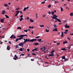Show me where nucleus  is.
Here are the masks:
<instances>
[{
	"label": "nucleus",
	"instance_id": "obj_1",
	"mask_svg": "<svg viewBox=\"0 0 73 73\" xmlns=\"http://www.w3.org/2000/svg\"><path fill=\"white\" fill-rule=\"evenodd\" d=\"M27 42V41H26V40H25L23 42H21L19 44H18V45L19 46H22V47H23V45H24V44H25Z\"/></svg>",
	"mask_w": 73,
	"mask_h": 73
},
{
	"label": "nucleus",
	"instance_id": "obj_2",
	"mask_svg": "<svg viewBox=\"0 0 73 73\" xmlns=\"http://www.w3.org/2000/svg\"><path fill=\"white\" fill-rule=\"evenodd\" d=\"M51 17H52L53 19H57V16L56 15H54L53 16H51Z\"/></svg>",
	"mask_w": 73,
	"mask_h": 73
},
{
	"label": "nucleus",
	"instance_id": "obj_3",
	"mask_svg": "<svg viewBox=\"0 0 73 73\" xmlns=\"http://www.w3.org/2000/svg\"><path fill=\"white\" fill-rule=\"evenodd\" d=\"M27 42H33V39H31V40H29V39H26V40Z\"/></svg>",
	"mask_w": 73,
	"mask_h": 73
},
{
	"label": "nucleus",
	"instance_id": "obj_4",
	"mask_svg": "<svg viewBox=\"0 0 73 73\" xmlns=\"http://www.w3.org/2000/svg\"><path fill=\"white\" fill-rule=\"evenodd\" d=\"M55 20H57V21H58L59 23H61V20L58 18H56Z\"/></svg>",
	"mask_w": 73,
	"mask_h": 73
},
{
	"label": "nucleus",
	"instance_id": "obj_5",
	"mask_svg": "<svg viewBox=\"0 0 73 73\" xmlns=\"http://www.w3.org/2000/svg\"><path fill=\"white\" fill-rule=\"evenodd\" d=\"M55 20H57V21H58L59 23H61V20L58 18H56Z\"/></svg>",
	"mask_w": 73,
	"mask_h": 73
},
{
	"label": "nucleus",
	"instance_id": "obj_6",
	"mask_svg": "<svg viewBox=\"0 0 73 73\" xmlns=\"http://www.w3.org/2000/svg\"><path fill=\"white\" fill-rule=\"evenodd\" d=\"M7 49L8 50H9L11 49V48L10 47V46H7Z\"/></svg>",
	"mask_w": 73,
	"mask_h": 73
},
{
	"label": "nucleus",
	"instance_id": "obj_7",
	"mask_svg": "<svg viewBox=\"0 0 73 73\" xmlns=\"http://www.w3.org/2000/svg\"><path fill=\"white\" fill-rule=\"evenodd\" d=\"M65 28H68L70 27L69 25H68L67 24L65 25Z\"/></svg>",
	"mask_w": 73,
	"mask_h": 73
},
{
	"label": "nucleus",
	"instance_id": "obj_8",
	"mask_svg": "<svg viewBox=\"0 0 73 73\" xmlns=\"http://www.w3.org/2000/svg\"><path fill=\"white\" fill-rule=\"evenodd\" d=\"M5 10H3L2 11L1 14L2 15H4V14H5Z\"/></svg>",
	"mask_w": 73,
	"mask_h": 73
},
{
	"label": "nucleus",
	"instance_id": "obj_9",
	"mask_svg": "<svg viewBox=\"0 0 73 73\" xmlns=\"http://www.w3.org/2000/svg\"><path fill=\"white\" fill-rule=\"evenodd\" d=\"M34 45H39V43L37 42H36V43H35Z\"/></svg>",
	"mask_w": 73,
	"mask_h": 73
},
{
	"label": "nucleus",
	"instance_id": "obj_10",
	"mask_svg": "<svg viewBox=\"0 0 73 73\" xmlns=\"http://www.w3.org/2000/svg\"><path fill=\"white\" fill-rule=\"evenodd\" d=\"M37 48H35L34 49L32 50L33 52H34V51H37Z\"/></svg>",
	"mask_w": 73,
	"mask_h": 73
},
{
	"label": "nucleus",
	"instance_id": "obj_11",
	"mask_svg": "<svg viewBox=\"0 0 73 73\" xmlns=\"http://www.w3.org/2000/svg\"><path fill=\"white\" fill-rule=\"evenodd\" d=\"M61 37H64V33L63 32H62Z\"/></svg>",
	"mask_w": 73,
	"mask_h": 73
},
{
	"label": "nucleus",
	"instance_id": "obj_12",
	"mask_svg": "<svg viewBox=\"0 0 73 73\" xmlns=\"http://www.w3.org/2000/svg\"><path fill=\"white\" fill-rule=\"evenodd\" d=\"M57 28H56L55 29H54V30H53V31H57Z\"/></svg>",
	"mask_w": 73,
	"mask_h": 73
},
{
	"label": "nucleus",
	"instance_id": "obj_13",
	"mask_svg": "<svg viewBox=\"0 0 73 73\" xmlns=\"http://www.w3.org/2000/svg\"><path fill=\"white\" fill-rule=\"evenodd\" d=\"M63 44H67V43H68V42L65 41V42H63Z\"/></svg>",
	"mask_w": 73,
	"mask_h": 73
},
{
	"label": "nucleus",
	"instance_id": "obj_14",
	"mask_svg": "<svg viewBox=\"0 0 73 73\" xmlns=\"http://www.w3.org/2000/svg\"><path fill=\"white\" fill-rule=\"evenodd\" d=\"M45 31L46 32H49V30H48L47 29H45Z\"/></svg>",
	"mask_w": 73,
	"mask_h": 73
},
{
	"label": "nucleus",
	"instance_id": "obj_15",
	"mask_svg": "<svg viewBox=\"0 0 73 73\" xmlns=\"http://www.w3.org/2000/svg\"><path fill=\"white\" fill-rule=\"evenodd\" d=\"M54 3L55 4H56L57 3H59V2H58V1H55Z\"/></svg>",
	"mask_w": 73,
	"mask_h": 73
},
{
	"label": "nucleus",
	"instance_id": "obj_16",
	"mask_svg": "<svg viewBox=\"0 0 73 73\" xmlns=\"http://www.w3.org/2000/svg\"><path fill=\"white\" fill-rule=\"evenodd\" d=\"M43 48H44V49L42 50V51H44V50H45V49H46V47H45V46H44V47H43Z\"/></svg>",
	"mask_w": 73,
	"mask_h": 73
},
{
	"label": "nucleus",
	"instance_id": "obj_17",
	"mask_svg": "<svg viewBox=\"0 0 73 73\" xmlns=\"http://www.w3.org/2000/svg\"><path fill=\"white\" fill-rule=\"evenodd\" d=\"M21 38H23V37L24 36V35H20Z\"/></svg>",
	"mask_w": 73,
	"mask_h": 73
},
{
	"label": "nucleus",
	"instance_id": "obj_18",
	"mask_svg": "<svg viewBox=\"0 0 73 73\" xmlns=\"http://www.w3.org/2000/svg\"><path fill=\"white\" fill-rule=\"evenodd\" d=\"M5 17H6V18H7L8 19H9V16H8V15H5Z\"/></svg>",
	"mask_w": 73,
	"mask_h": 73
},
{
	"label": "nucleus",
	"instance_id": "obj_19",
	"mask_svg": "<svg viewBox=\"0 0 73 73\" xmlns=\"http://www.w3.org/2000/svg\"><path fill=\"white\" fill-rule=\"evenodd\" d=\"M1 22L2 23H3L4 22V20L3 19V18L1 20Z\"/></svg>",
	"mask_w": 73,
	"mask_h": 73
},
{
	"label": "nucleus",
	"instance_id": "obj_20",
	"mask_svg": "<svg viewBox=\"0 0 73 73\" xmlns=\"http://www.w3.org/2000/svg\"><path fill=\"white\" fill-rule=\"evenodd\" d=\"M14 36V35H12L10 37V38H12V37H13V36Z\"/></svg>",
	"mask_w": 73,
	"mask_h": 73
},
{
	"label": "nucleus",
	"instance_id": "obj_21",
	"mask_svg": "<svg viewBox=\"0 0 73 73\" xmlns=\"http://www.w3.org/2000/svg\"><path fill=\"white\" fill-rule=\"evenodd\" d=\"M19 50H20V51H22L23 52V48H21L19 49Z\"/></svg>",
	"mask_w": 73,
	"mask_h": 73
},
{
	"label": "nucleus",
	"instance_id": "obj_22",
	"mask_svg": "<svg viewBox=\"0 0 73 73\" xmlns=\"http://www.w3.org/2000/svg\"><path fill=\"white\" fill-rule=\"evenodd\" d=\"M16 12L17 13H18V14H19V13H20V11H16Z\"/></svg>",
	"mask_w": 73,
	"mask_h": 73
},
{
	"label": "nucleus",
	"instance_id": "obj_23",
	"mask_svg": "<svg viewBox=\"0 0 73 73\" xmlns=\"http://www.w3.org/2000/svg\"><path fill=\"white\" fill-rule=\"evenodd\" d=\"M30 21L31 23H33V22H34V21H33V20L31 19H30Z\"/></svg>",
	"mask_w": 73,
	"mask_h": 73
},
{
	"label": "nucleus",
	"instance_id": "obj_24",
	"mask_svg": "<svg viewBox=\"0 0 73 73\" xmlns=\"http://www.w3.org/2000/svg\"><path fill=\"white\" fill-rule=\"evenodd\" d=\"M70 16H73V13H70Z\"/></svg>",
	"mask_w": 73,
	"mask_h": 73
},
{
	"label": "nucleus",
	"instance_id": "obj_25",
	"mask_svg": "<svg viewBox=\"0 0 73 73\" xmlns=\"http://www.w3.org/2000/svg\"><path fill=\"white\" fill-rule=\"evenodd\" d=\"M48 56H50L51 57V56H53V54H49L48 55Z\"/></svg>",
	"mask_w": 73,
	"mask_h": 73
},
{
	"label": "nucleus",
	"instance_id": "obj_26",
	"mask_svg": "<svg viewBox=\"0 0 73 73\" xmlns=\"http://www.w3.org/2000/svg\"><path fill=\"white\" fill-rule=\"evenodd\" d=\"M4 7H7V6H8V4H4Z\"/></svg>",
	"mask_w": 73,
	"mask_h": 73
},
{
	"label": "nucleus",
	"instance_id": "obj_27",
	"mask_svg": "<svg viewBox=\"0 0 73 73\" xmlns=\"http://www.w3.org/2000/svg\"><path fill=\"white\" fill-rule=\"evenodd\" d=\"M19 40V38H17L15 42H17Z\"/></svg>",
	"mask_w": 73,
	"mask_h": 73
},
{
	"label": "nucleus",
	"instance_id": "obj_28",
	"mask_svg": "<svg viewBox=\"0 0 73 73\" xmlns=\"http://www.w3.org/2000/svg\"><path fill=\"white\" fill-rule=\"evenodd\" d=\"M23 20V18H20V19L19 20V21H21L22 20Z\"/></svg>",
	"mask_w": 73,
	"mask_h": 73
},
{
	"label": "nucleus",
	"instance_id": "obj_29",
	"mask_svg": "<svg viewBox=\"0 0 73 73\" xmlns=\"http://www.w3.org/2000/svg\"><path fill=\"white\" fill-rule=\"evenodd\" d=\"M14 57H15V58H17V59L18 58V57H17V56L16 55H15Z\"/></svg>",
	"mask_w": 73,
	"mask_h": 73
},
{
	"label": "nucleus",
	"instance_id": "obj_30",
	"mask_svg": "<svg viewBox=\"0 0 73 73\" xmlns=\"http://www.w3.org/2000/svg\"><path fill=\"white\" fill-rule=\"evenodd\" d=\"M54 28H56V27H57V25L56 24L54 25Z\"/></svg>",
	"mask_w": 73,
	"mask_h": 73
},
{
	"label": "nucleus",
	"instance_id": "obj_31",
	"mask_svg": "<svg viewBox=\"0 0 73 73\" xmlns=\"http://www.w3.org/2000/svg\"><path fill=\"white\" fill-rule=\"evenodd\" d=\"M62 59L64 60V59H65V56H63L62 57Z\"/></svg>",
	"mask_w": 73,
	"mask_h": 73
},
{
	"label": "nucleus",
	"instance_id": "obj_32",
	"mask_svg": "<svg viewBox=\"0 0 73 73\" xmlns=\"http://www.w3.org/2000/svg\"><path fill=\"white\" fill-rule=\"evenodd\" d=\"M51 7V5L50 4L48 6V8H50Z\"/></svg>",
	"mask_w": 73,
	"mask_h": 73
},
{
	"label": "nucleus",
	"instance_id": "obj_33",
	"mask_svg": "<svg viewBox=\"0 0 73 73\" xmlns=\"http://www.w3.org/2000/svg\"><path fill=\"white\" fill-rule=\"evenodd\" d=\"M21 29V28L20 27H17V29Z\"/></svg>",
	"mask_w": 73,
	"mask_h": 73
},
{
	"label": "nucleus",
	"instance_id": "obj_34",
	"mask_svg": "<svg viewBox=\"0 0 73 73\" xmlns=\"http://www.w3.org/2000/svg\"><path fill=\"white\" fill-rule=\"evenodd\" d=\"M19 40H21V39H23V38H18Z\"/></svg>",
	"mask_w": 73,
	"mask_h": 73
},
{
	"label": "nucleus",
	"instance_id": "obj_35",
	"mask_svg": "<svg viewBox=\"0 0 73 73\" xmlns=\"http://www.w3.org/2000/svg\"><path fill=\"white\" fill-rule=\"evenodd\" d=\"M41 40H42V39H38V41H40V42L41 41Z\"/></svg>",
	"mask_w": 73,
	"mask_h": 73
},
{
	"label": "nucleus",
	"instance_id": "obj_36",
	"mask_svg": "<svg viewBox=\"0 0 73 73\" xmlns=\"http://www.w3.org/2000/svg\"><path fill=\"white\" fill-rule=\"evenodd\" d=\"M61 8V12H62V11H63V8H62V7H60Z\"/></svg>",
	"mask_w": 73,
	"mask_h": 73
},
{
	"label": "nucleus",
	"instance_id": "obj_37",
	"mask_svg": "<svg viewBox=\"0 0 73 73\" xmlns=\"http://www.w3.org/2000/svg\"><path fill=\"white\" fill-rule=\"evenodd\" d=\"M33 40L34 41H37V40L36 39H33Z\"/></svg>",
	"mask_w": 73,
	"mask_h": 73
},
{
	"label": "nucleus",
	"instance_id": "obj_38",
	"mask_svg": "<svg viewBox=\"0 0 73 73\" xmlns=\"http://www.w3.org/2000/svg\"><path fill=\"white\" fill-rule=\"evenodd\" d=\"M22 50H23V51H25V49L24 48H22Z\"/></svg>",
	"mask_w": 73,
	"mask_h": 73
},
{
	"label": "nucleus",
	"instance_id": "obj_39",
	"mask_svg": "<svg viewBox=\"0 0 73 73\" xmlns=\"http://www.w3.org/2000/svg\"><path fill=\"white\" fill-rule=\"evenodd\" d=\"M60 44V43L59 42L56 43V45H59V44Z\"/></svg>",
	"mask_w": 73,
	"mask_h": 73
},
{
	"label": "nucleus",
	"instance_id": "obj_40",
	"mask_svg": "<svg viewBox=\"0 0 73 73\" xmlns=\"http://www.w3.org/2000/svg\"><path fill=\"white\" fill-rule=\"evenodd\" d=\"M54 52V50H52L51 52V53H52Z\"/></svg>",
	"mask_w": 73,
	"mask_h": 73
},
{
	"label": "nucleus",
	"instance_id": "obj_41",
	"mask_svg": "<svg viewBox=\"0 0 73 73\" xmlns=\"http://www.w3.org/2000/svg\"><path fill=\"white\" fill-rule=\"evenodd\" d=\"M26 9H27V8H26V7H25L23 9V11H25Z\"/></svg>",
	"mask_w": 73,
	"mask_h": 73
},
{
	"label": "nucleus",
	"instance_id": "obj_42",
	"mask_svg": "<svg viewBox=\"0 0 73 73\" xmlns=\"http://www.w3.org/2000/svg\"><path fill=\"white\" fill-rule=\"evenodd\" d=\"M67 39L69 40V41H70V38L69 37H67Z\"/></svg>",
	"mask_w": 73,
	"mask_h": 73
},
{
	"label": "nucleus",
	"instance_id": "obj_43",
	"mask_svg": "<svg viewBox=\"0 0 73 73\" xmlns=\"http://www.w3.org/2000/svg\"><path fill=\"white\" fill-rule=\"evenodd\" d=\"M40 27H44V25H42L40 26Z\"/></svg>",
	"mask_w": 73,
	"mask_h": 73
},
{
	"label": "nucleus",
	"instance_id": "obj_44",
	"mask_svg": "<svg viewBox=\"0 0 73 73\" xmlns=\"http://www.w3.org/2000/svg\"><path fill=\"white\" fill-rule=\"evenodd\" d=\"M51 13H52V15H54V12L53 11L51 12Z\"/></svg>",
	"mask_w": 73,
	"mask_h": 73
},
{
	"label": "nucleus",
	"instance_id": "obj_45",
	"mask_svg": "<svg viewBox=\"0 0 73 73\" xmlns=\"http://www.w3.org/2000/svg\"><path fill=\"white\" fill-rule=\"evenodd\" d=\"M32 54H33V56H36V54L35 53H32Z\"/></svg>",
	"mask_w": 73,
	"mask_h": 73
},
{
	"label": "nucleus",
	"instance_id": "obj_46",
	"mask_svg": "<svg viewBox=\"0 0 73 73\" xmlns=\"http://www.w3.org/2000/svg\"><path fill=\"white\" fill-rule=\"evenodd\" d=\"M59 56V55H58V54H56V58H58V56Z\"/></svg>",
	"mask_w": 73,
	"mask_h": 73
},
{
	"label": "nucleus",
	"instance_id": "obj_47",
	"mask_svg": "<svg viewBox=\"0 0 73 73\" xmlns=\"http://www.w3.org/2000/svg\"><path fill=\"white\" fill-rule=\"evenodd\" d=\"M46 17V15H42V17Z\"/></svg>",
	"mask_w": 73,
	"mask_h": 73
},
{
	"label": "nucleus",
	"instance_id": "obj_48",
	"mask_svg": "<svg viewBox=\"0 0 73 73\" xmlns=\"http://www.w3.org/2000/svg\"><path fill=\"white\" fill-rule=\"evenodd\" d=\"M13 59L15 60H17V58H13Z\"/></svg>",
	"mask_w": 73,
	"mask_h": 73
},
{
	"label": "nucleus",
	"instance_id": "obj_49",
	"mask_svg": "<svg viewBox=\"0 0 73 73\" xmlns=\"http://www.w3.org/2000/svg\"><path fill=\"white\" fill-rule=\"evenodd\" d=\"M24 31L25 32H28V30H24Z\"/></svg>",
	"mask_w": 73,
	"mask_h": 73
},
{
	"label": "nucleus",
	"instance_id": "obj_50",
	"mask_svg": "<svg viewBox=\"0 0 73 73\" xmlns=\"http://www.w3.org/2000/svg\"><path fill=\"white\" fill-rule=\"evenodd\" d=\"M66 50V48H63V49H62V50Z\"/></svg>",
	"mask_w": 73,
	"mask_h": 73
},
{
	"label": "nucleus",
	"instance_id": "obj_51",
	"mask_svg": "<svg viewBox=\"0 0 73 73\" xmlns=\"http://www.w3.org/2000/svg\"><path fill=\"white\" fill-rule=\"evenodd\" d=\"M44 3H45V1H43V2H42V3L41 4H44Z\"/></svg>",
	"mask_w": 73,
	"mask_h": 73
},
{
	"label": "nucleus",
	"instance_id": "obj_52",
	"mask_svg": "<svg viewBox=\"0 0 73 73\" xmlns=\"http://www.w3.org/2000/svg\"><path fill=\"white\" fill-rule=\"evenodd\" d=\"M27 52H29V51H30V50H29V49L28 48L27 49Z\"/></svg>",
	"mask_w": 73,
	"mask_h": 73
},
{
	"label": "nucleus",
	"instance_id": "obj_53",
	"mask_svg": "<svg viewBox=\"0 0 73 73\" xmlns=\"http://www.w3.org/2000/svg\"><path fill=\"white\" fill-rule=\"evenodd\" d=\"M20 17H21V18L23 17V15H22L21 16H20Z\"/></svg>",
	"mask_w": 73,
	"mask_h": 73
},
{
	"label": "nucleus",
	"instance_id": "obj_54",
	"mask_svg": "<svg viewBox=\"0 0 73 73\" xmlns=\"http://www.w3.org/2000/svg\"><path fill=\"white\" fill-rule=\"evenodd\" d=\"M21 56H24V54H21Z\"/></svg>",
	"mask_w": 73,
	"mask_h": 73
},
{
	"label": "nucleus",
	"instance_id": "obj_55",
	"mask_svg": "<svg viewBox=\"0 0 73 73\" xmlns=\"http://www.w3.org/2000/svg\"><path fill=\"white\" fill-rule=\"evenodd\" d=\"M27 55H28V56H27V57H29V56H30V54H28Z\"/></svg>",
	"mask_w": 73,
	"mask_h": 73
},
{
	"label": "nucleus",
	"instance_id": "obj_56",
	"mask_svg": "<svg viewBox=\"0 0 73 73\" xmlns=\"http://www.w3.org/2000/svg\"><path fill=\"white\" fill-rule=\"evenodd\" d=\"M40 37V36H38L36 37V38H39V37Z\"/></svg>",
	"mask_w": 73,
	"mask_h": 73
},
{
	"label": "nucleus",
	"instance_id": "obj_57",
	"mask_svg": "<svg viewBox=\"0 0 73 73\" xmlns=\"http://www.w3.org/2000/svg\"><path fill=\"white\" fill-rule=\"evenodd\" d=\"M34 59H31V61H34Z\"/></svg>",
	"mask_w": 73,
	"mask_h": 73
},
{
	"label": "nucleus",
	"instance_id": "obj_58",
	"mask_svg": "<svg viewBox=\"0 0 73 73\" xmlns=\"http://www.w3.org/2000/svg\"><path fill=\"white\" fill-rule=\"evenodd\" d=\"M13 38H16V36H14L13 37Z\"/></svg>",
	"mask_w": 73,
	"mask_h": 73
},
{
	"label": "nucleus",
	"instance_id": "obj_59",
	"mask_svg": "<svg viewBox=\"0 0 73 73\" xmlns=\"http://www.w3.org/2000/svg\"><path fill=\"white\" fill-rule=\"evenodd\" d=\"M48 13L49 14H51V13L50 12V11H49L48 12Z\"/></svg>",
	"mask_w": 73,
	"mask_h": 73
},
{
	"label": "nucleus",
	"instance_id": "obj_60",
	"mask_svg": "<svg viewBox=\"0 0 73 73\" xmlns=\"http://www.w3.org/2000/svg\"><path fill=\"white\" fill-rule=\"evenodd\" d=\"M18 13H16V14L15 15V16H17V15H18Z\"/></svg>",
	"mask_w": 73,
	"mask_h": 73
},
{
	"label": "nucleus",
	"instance_id": "obj_61",
	"mask_svg": "<svg viewBox=\"0 0 73 73\" xmlns=\"http://www.w3.org/2000/svg\"><path fill=\"white\" fill-rule=\"evenodd\" d=\"M16 48H19V46H17V45H16Z\"/></svg>",
	"mask_w": 73,
	"mask_h": 73
},
{
	"label": "nucleus",
	"instance_id": "obj_62",
	"mask_svg": "<svg viewBox=\"0 0 73 73\" xmlns=\"http://www.w3.org/2000/svg\"><path fill=\"white\" fill-rule=\"evenodd\" d=\"M70 35H72V36H73V33L72 34H70Z\"/></svg>",
	"mask_w": 73,
	"mask_h": 73
},
{
	"label": "nucleus",
	"instance_id": "obj_63",
	"mask_svg": "<svg viewBox=\"0 0 73 73\" xmlns=\"http://www.w3.org/2000/svg\"><path fill=\"white\" fill-rule=\"evenodd\" d=\"M24 35V37L25 36H26V37H28V35Z\"/></svg>",
	"mask_w": 73,
	"mask_h": 73
},
{
	"label": "nucleus",
	"instance_id": "obj_64",
	"mask_svg": "<svg viewBox=\"0 0 73 73\" xmlns=\"http://www.w3.org/2000/svg\"><path fill=\"white\" fill-rule=\"evenodd\" d=\"M54 12V13L55 12H56V10H54V11H53Z\"/></svg>",
	"mask_w": 73,
	"mask_h": 73
}]
</instances>
